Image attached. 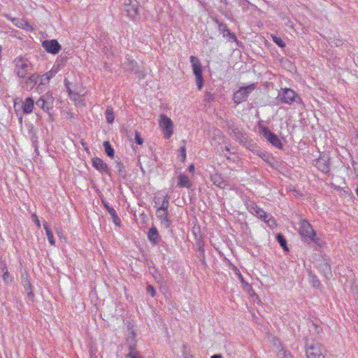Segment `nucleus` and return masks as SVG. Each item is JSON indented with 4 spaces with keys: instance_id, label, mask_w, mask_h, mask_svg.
<instances>
[{
    "instance_id": "nucleus-1",
    "label": "nucleus",
    "mask_w": 358,
    "mask_h": 358,
    "mask_svg": "<svg viewBox=\"0 0 358 358\" xmlns=\"http://www.w3.org/2000/svg\"><path fill=\"white\" fill-rule=\"evenodd\" d=\"M299 226V234L303 242L307 243H313L317 245H321L322 242L320 238L317 236L312 225L307 220H300Z\"/></svg>"
},
{
    "instance_id": "nucleus-2",
    "label": "nucleus",
    "mask_w": 358,
    "mask_h": 358,
    "mask_svg": "<svg viewBox=\"0 0 358 358\" xmlns=\"http://www.w3.org/2000/svg\"><path fill=\"white\" fill-rule=\"evenodd\" d=\"M15 72L20 79H24L27 75H30L33 70L31 63L27 59L22 57L15 59Z\"/></svg>"
},
{
    "instance_id": "nucleus-3",
    "label": "nucleus",
    "mask_w": 358,
    "mask_h": 358,
    "mask_svg": "<svg viewBox=\"0 0 358 358\" xmlns=\"http://www.w3.org/2000/svg\"><path fill=\"white\" fill-rule=\"evenodd\" d=\"M159 127L162 129L164 136L166 139H169L173 134V122L166 115L162 114L159 115Z\"/></svg>"
},
{
    "instance_id": "nucleus-4",
    "label": "nucleus",
    "mask_w": 358,
    "mask_h": 358,
    "mask_svg": "<svg viewBox=\"0 0 358 358\" xmlns=\"http://www.w3.org/2000/svg\"><path fill=\"white\" fill-rule=\"evenodd\" d=\"M259 132L272 145L278 149L282 148V144L278 136L271 131V130L263 125L259 127Z\"/></svg>"
},
{
    "instance_id": "nucleus-5",
    "label": "nucleus",
    "mask_w": 358,
    "mask_h": 358,
    "mask_svg": "<svg viewBox=\"0 0 358 358\" xmlns=\"http://www.w3.org/2000/svg\"><path fill=\"white\" fill-rule=\"evenodd\" d=\"M278 97L281 102L291 104L293 102H300L301 98L296 94V92L289 89L285 88L282 89L281 92L279 93Z\"/></svg>"
},
{
    "instance_id": "nucleus-6",
    "label": "nucleus",
    "mask_w": 358,
    "mask_h": 358,
    "mask_svg": "<svg viewBox=\"0 0 358 358\" xmlns=\"http://www.w3.org/2000/svg\"><path fill=\"white\" fill-rule=\"evenodd\" d=\"M140 3L138 0H124V10L131 19H135L139 15Z\"/></svg>"
},
{
    "instance_id": "nucleus-7",
    "label": "nucleus",
    "mask_w": 358,
    "mask_h": 358,
    "mask_svg": "<svg viewBox=\"0 0 358 358\" xmlns=\"http://www.w3.org/2000/svg\"><path fill=\"white\" fill-rule=\"evenodd\" d=\"M255 90V85L252 84L246 87H241L234 94V101L238 104L245 101L249 94Z\"/></svg>"
},
{
    "instance_id": "nucleus-8",
    "label": "nucleus",
    "mask_w": 358,
    "mask_h": 358,
    "mask_svg": "<svg viewBox=\"0 0 358 358\" xmlns=\"http://www.w3.org/2000/svg\"><path fill=\"white\" fill-rule=\"evenodd\" d=\"M324 350L320 343L311 345H306V356L308 358H324Z\"/></svg>"
},
{
    "instance_id": "nucleus-9",
    "label": "nucleus",
    "mask_w": 358,
    "mask_h": 358,
    "mask_svg": "<svg viewBox=\"0 0 358 358\" xmlns=\"http://www.w3.org/2000/svg\"><path fill=\"white\" fill-rule=\"evenodd\" d=\"M38 76L37 75L31 73L27 78H25L22 79V80L20 81V84L22 88L27 91H30L35 87L38 82Z\"/></svg>"
},
{
    "instance_id": "nucleus-10",
    "label": "nucleus",
    "mask_w": 358,
    "mask_h": 358,
    "mask_svg": "<svg viewBox=\"0 0 358 358\" xmlns=\"http://www.w3.org/2000/svg\"><path fill=\"white\" fill-rule=\"evenodd\" d=\"M43 48L49 53L56 55L61 50V45L57 40H46L42 43Z\"/></svg>"
},
{
    "instance_id": "nucleus-11",
    "label": "nucleus",
    "mask_w": 358,
    "mask_h": 358,
    "mask_svg": "<svg viewBox=\"0 0 358 358\" xmlns=\"http://www.w3.org/2000/svg\"><path fill=\"white\" fill-rule=\"evenodd\" d=\"M229 129L230 130V136L234 137L237 141H238L241 144L243 145L244 141H246L249 138L248 136L243 132L238 127L234 125L229 126Z\"/></svg>"
},
{
    "instance_id": "nucleus-12",
    "label": "nucleus",
    "mask_w": 358,
    "mask_h": 358,
    "mask_svg": "<svg viewBox=\"0 0 358 358\" xmlns=\"http://www.w3.org/2000/svg\"><path fill=\"white\" fill-rule=\"evenodd\" d=\"M92 166L99 171L105 173L108 175L110 174V169L108 165L100 158L95 157L92 159Z\"/></svg>"
},
{
    "instance_id": "nucleus-13",
    "label": "nucleus",
    "mask_w": 358,
    "mask_h": 358,
    "mask_svg": "<svg viewBox=\"0 0 358 358\" xmlns=\"http://www.w3.org/2000/svg\"><path fill=\"white\" fill-rule=\"evenodd\" d=\"M8 19H9L18 28L23 29L27 31H32L34 29L32 26L23 19L11 17H8Z\"/></svg>"
},
{
    "instance_id": "nucleus-14",
    "label": "nucleus",
    "mask_w": 358,
    "mask_h": 358,
    "mask_svg": "<svg viewBox=\"0 0 358 358\" xmlns=\"http://www.w3.org/2000/svg\"><path fill=\"white\" fill-rule=\"evenodd\" d=\"M248 208L252 214L257 216L259 218H263L264 220H266V218L268 217V215L262 208H259L254 203L248 204Z\"/></svg>"
},
{
    "instance_id": "nucleus-15",
    "label": "nucleus",
    "mask_w": 358,
    "mask_h": 358,
    "mask_svg": "<svg viewBox=\"0 0 358 358\" xmlns=\"http://www.w3.org/2000/svg\"><path fill=\"white\" fill-rule=\"evenodd\" d=\"M157 217L161 220V222L165 227H169L170 225V220L169 219L168 210H163L157 208Z\"/></svg>"
},
{
    "instance_id": "nucleus-16",
    "label": "nucleus",
    "mask_w": 358,
    "mask_h": 358,
    "mask_svg": "<svg viewBox=\"0 0 358 358\" xmlns=\"http://www.w3.org/2000/svg\"><path fill=\"white\" fill-rule=\"evenodd\" d=\"M243 145L257 155L262 153V150L252 139L248 138L246 141H244Z\"/></svg>"
},
{
    "instance_id": "nucleus-17",
    "label": "nucleus",
    "mask_w": 358,
    "mask_h": 358,
    "mask_svg": "<svg viewBox=\"0 0 358 358\" xmlns=\"http://www.w3.org/2000/svg\"><path fill=\"white\" fill-rule=\"evenodd\" d=\"M243 145L257 155L262 153V150L252 139L248 138L246 141H244Z\"/></svg>"
},
{
    "instance_id": "nucleus-18",
    "label": "nucleus",
    "mask_w": 358,
    "mask_h": 358,
    "mask_svg": "<svg viewBox=\"0 0 358 358\" xmlns=\"http://www.w3.org/2000/svg\"><path fill=\"white\" fill-rule=\"evenodd\" d=\"M169 196L168 194H166L165 196H164L161 203H160L161 198L159 196L157 197L155 199V203L156 206L159 205V206L157 207V209H160V210H168L169 206Z\"/></svg>"
},
{
    "instance_id": "nucleus-19",
    "label": "nucleus",
    "mask_w": 358,
    "mask_h": 358,
    "mask_svg": "<svg viewBox=\"0 0 358 358\" xmlns=\"http://www.w3.org/2000/svg\"><path fill=\"white\" fill-rule=\"evenodd\" d=\"M178 186L179 187L190 188L192 187V182L189 178L184 173H180L178 176Z\"/></svg>"
},
{
    "instance_id": "nucleus-20",
    "label": "nucleus",
    "mask_w": 358,
    "mask_h": 358,
    "mask_svg": "<svg viewBox=\"0 0 358 358\" xmlns=\"http://www.w3.org/2000/svg\"><path fill=\"white\" fill-rule=\"evenodd\" d=\"M190 62L192 63L193 73L194 75L202 73L201 64L198 58L194 56L190 57Z\"/></svg>"
},
{
    "instance_id": "nucleus-21",
    "label": "nucleus",
    "mask_w": 358,
    "mask_h": 358,
    "mask_svg": "<svg viewBox=\"0 0 358 358\" xmlns=\"http://www.w3.org/2000/svg\"><path fill=\"white\" fill-rule=\"evenodd\" d=\"M210 180L212 182L220 188H224L226 186V182L220 173H214L210 176Z\"/></svg>"
},
{
    "instance_id": "nucleus-22",
    "label": "nucleus",
    "mask_w": 358,
    "mask_h": 358,
    "mask_svg": "<svg viewBox=\"0 0 358 358\" xmlns=\"http://www.w3.org/2000/svg\"><path fill=\"white\" fill-rule=\"evenodd\" d=\"M136 337V331H132V332L128 333L126 342H127V345L129 347V350H135L136 349V344L137 342Z\"/></svg>"
},
{
    "instance_id": "nucleus-23",
    "label": "nucleus",
    "mask_w": 358,
    "mask_h": 358,
    "mask_svg": "<svg viewBox=\"0 0 358 358\" xmlns=\"http://www.w3.org/2000/svg\"><path fill=\"white\" fill-rule=\"evenodd\" d=\"M34 106V101L31 97H28L25 99L24 103L22 105L23 113L25 114H29L33 111Z\"/></svg>"
},
{
    "instance_id": "nucleus-24",
    "label": "nucleus",
    "mask_w": 358,
    "mask_h": 358,
    "mask_svg": "<svg viewBox=\"0 0 358 358\" xmlns=\"http://www.w3.org/2000/svg\"><path fill=\"white\" fill-rule=\"evenodd\" d=\"M123 68L127 71L134 72L138 68V64L134 59L127 58L126 61L122 64Z\"/></svg>"
},
{
    "instance_id": "nucleus-25",
    "label": "nucleus",
    "mask_w": 358,
    "mask_h": 358,
    "mask_svg": "<svg viewBox=\"0 0 358 358\" xmlns=\"http://www.w3.org/2000/svg\"><path fill=\"white\" fill-rule=\"evenodd\" d=\"M68 92H69V96L71 100L74 101L77 104H79L81 106H83L85 104V99H83V97L82 96L79 95L78 93L73 92L69 87H68Z\"/></svg>"
},
{
    "instance_id": "nucleus-26",
    "label": "nucleus",
    "mask_w": 358,
    "mask_h": 358,
    "mask_svg": "<svg viewBox=\"0 0 358 358\" xmlns=\"http://www.w3.org/2000/svg\"><path fill=\"white\" fill-rule=\"evenodd\" d=\"M219 31L223 34V36H229L230 39L234 41L236 40V37L234 34L231 33L228 29L226 24L220 23L219 24Z\"/></svg>"
},
{
    "instance_id": "nucleus-27",
    "label": "nucleus",
    "mask_w": 358,
    "mask_h": 358,
    "mask_svg": "<svg viewBox=\"0 0 358 358\" xmlns=\"http://www.w3.org/2000/svg\"><path fill=\"white\" fill-rule=\"evenodd\" d=\"M148 240L152 243H157L159 240V233L155 227H151L148 233Z\"/></svg>"
},
{
    "instance_id": "nucleus-28",
    "label": "nucleus",
    "mask_w": 358,
    "mask_h": 358,
    "mask_svg": "<svg viewBox=\"0 0 358 358\" xmlns=\"http://www.w3.org/2000/svg\"><path fill=\"white\" fill-rule=\"evenodd\" d=\"M317 168L324 173H327L329 171V166L327 162L323 159H319L316 162Z\"/></svg>"
},
{
    "instance_id": "nucleus-29",
    "label": "nucleus",
    "mask_w": 358,
    "mask_h": 358,
    "mask_svg": "<svg viewBox=\"0 0 358 358\" xmlns=\"http://www.w3.org/2000/svg\"><path fill=\"white\" fill-rule=\"evenodd\" d=\"M43 227H44V229L45 230L47 238H48V240L50 244L52 245H55V241L54 238V236H53L52 231L49 228V226L47 222L43 223Z\"/></svg>"
},
{
    "instance_id": "nucleus-30",
    "label": "nucleus",
    "mask_w": 358,
    "mask_h": 358,
    "mask_svg": "<svg viewBox=\"0 0 358 358\" xmlns=\"http://www.w3.org/2000/svg\"><path fill=\"white\" fill-rule=\"evenodd\" d=\"M59 70V65H54L52 69L45 74V81L49 82L50 80L58 73Z\"/></svg>"
},
{
    "instance_id": "nucleus-31",
    "label": "nucleus",
    "mask_w": 358,
    "mask_h": 358,
    "mask_svg": "<svg viewBox=\"0 0 358 358\" xmlns=\"http://www.w3.org/2000/svg\"><path fill=\"white\" fill-rule=\"evenodd\" d=\"M36 104L37 106L42 108L44 111L48 112L50 110L52 107L51 106H49L48 103H46V101L44 100V99L41 96L37 101L36 102Z\"/></svg>"
},
{
    "instance_id": "nucleus-32",
    "label": "nucleus",
    "mask_w": 358,
    "mask_h": 358,
    "mask_svg": "<svg viewBox=\"0 0 358 358\" xmlns=\"http://www.w3.org/2000/svg\"><path fill=\"white\" fill-rule=\"evenodd\" d=\"M108 213L110 215L114 224L117 226H120L121 224V220L118 217L115 210L114 208L110 209Z\"/></svg>"
},
{
    "instance_id": "nucleus-33",
    "label": "nucleus",
    "mask_w": 358,
    "mask_h": 358,
    "mask_svg": "<svg viewBox=\"0 0 358 358\" xmlns=\"http://www.w3.org/2000/svg\"><path fill=\"white\" fill-rule=\"evenodd\" d=\"M103 145L104 147L105 152L107 154V155L110 157H113L114 150L112 148L111 145L110 144L109 141H104Z\"/></svg>"
},
{
    "instance_id": "nucleus-34",
    "label": "nucleus",
    "mask_w": 358,
    "mask_h": 358,
    "mask_svg": "<svg viewBox=\"0 0 358 358\" xmlns=\"http://www.w3.org/2000/svg\"><path fill=\"white\" fill-rule=\"evenodd\" d=\"M106 119L108 123L111 124L114 121V113L112 108H108L105 112Z\"/></svg>"
},
{
    "instance_id": "nucleus-35",
    "label": "nucleus",
    "mask_w": 358,
    "mask_h": 358,
    "mask_svg": "<svg viewBox=\"0 0 358 358\" xmlns=\"http://www.w3.org/2000/svg\"><path fill=\"white\" fill-rule=\"evenodd\" d=\"M42 97L46 101V103H48L49 106H51L53 108L54 97L50 92H46L42 96Z\"/></svg>"
},
{
    "instance_id": "nucleus-36",
    "label": "nucleus",
    "mask_w": 358,
    "mask_h": 358,
    "mask_svg": "<svg viewBox=\"0 0 358 358\" xmlns=\"http://www.w3.org/2000/svg\"><path fill=\"white\" fill-rule=\"evenodd\" d=\"M277 241L279 243L280 245L282 247L284 250H287L286 239L282 234H278Z\"/></svg>"
},
{
    "instance_id": "nucleus-37",
    "label": "nucleus",
    "mask_w": 358,
    "mask_h": 358,
    "mask_svg": "<svg viewBox=\"0 0 358 358\" xmlns=\"http://www.w3.org/2000/svg\"><path fill=\"white\" fill-rule=\"evenodd\" d=\"M271 37L273 42L276 43L279 47L284 48L285 46V43L282 40L280 37L274 35H272Z\"/></svg>"
},
{
    "instance_id": "nucleus-38",
    "label": "nucleus",
    "mask_w": 358,
    "mask_h": 358,
    "mask_svg": "<svg viewBox=\"0 0 358 358\" xmlns=\"http://www.w3.org/2000/svg\"><path fill=\"white\" fill-rule=\"evenodd\" d=\"M134 73L137 76L139 79H143L145 77L146 73L145 69H138L136 68Z\"/></svg>"
},
{
    "instance_id": "nucleus-39",
    "label": "nucleus",
    "mask_w": 358,
    "mask_h": 358,
    "mask_svg": "<svg viewBox=\"0 0 358 358\" xmlns=\"http://www.w3.org/2000/svg\"><path fill=\"white\" fill-rule=\"evenodd\" d=\"M127 357L129 358H142L140 353L135 350H129V352L127 355Z\"/></svg>"
},
{
    "instance_id": "nucleus-40",
    "label": "nucleus",
    "mask_w": 358,
    "mask_h": 358,
    "mask_svg": "<svg viewBox=\"0 0 358 358\" xmlns=\"http://www.w3.org/2000/svg\"><path fill=\"white\" fill-rule=\"evenodd\" d=\"M196 77V83L199 90H201L203 87V76L202 73L194 75Z\"/></svg>"
},
{
    "instance_id": "nucleus-41",
    "label": "nucleus",
    "mask_w": 358,
    "mask_h": 358,
    "mask_svg": "<svg viewBox=\"0 0 358 358\" xmlns=\"http://www.w3.org/2000/svg\"><path fill=\"white\" fill-rule=\"evenodd\" d=\"M280 358H293V357L292 356L291 353L285 350L284 349H282L280 352H279V355Z\"/></svg>"
},
{
    "instance_id": "nucleus-42",
    "label": "nucleus",
    "mask_w": 358,
    "mask_h": 358,
    "mask_svg": "<svg viewBox=\"0 0 358 358\" xmlns=\"http://www.w3.org/2000/svg\"><path fill=\"white\" fill-rule=\"evenodd\" d=\"M264 161L270 163V159H272V157L266 152L263 151L262 150V153L258 155Z\"/></svg>"
},
{
    "instance_id": "nucleus-43",
    "label": "nucleus",
    "mask_w": 358,
    "mask_h": 358,
    "mask_svg": "<svg viewBox=\"0 0 358 358\" xmlns=\"http://www.w3.org/2000/svg\"><path fill=\"white\" fill-rule=\"evenodd\" d=\"M180 156L181 157V161L184 162L186 159V149L185 146L180 148L178 150Z\"/></svg>"
},
{
    "instance_id": "nucleus-44",
    "label": "nucleus",
    "mask_w": 358,
    "mask_h": 358,
    "mask_svg": "<svg viewBox=\"0 0 358 358\" xmlns=\"http://www.w3.org/2000/svg\"><path fill=\"white\" fill-rule=\"evenodd\" d=\"M116 169L118 170L120 175H123L124 173V166L122 162H117Z\"/></svg>"
},
{
    "instance_id": "nucleus-45",
    "label": "nucleus",
    "mask_w": 358,
    "mask_h": 358,
    "mask_svg": "<svg viewBox=\"0 0 358 358\" xmlns=\"http://www.w3.org/2000/svg\"><path fill=\"white\" fill-rule=\"evenodd\" d=\"M265 222L267 223V224L270 227H273L276 225V222H275V220L274 218L273 217H269V218H266V220H264Z\"/></svg>"
},
{
    "instance_id": "nucleus-46",
    "label": "nucleus",
    "mask_w": 358,
    "mask_h": 358,
    "mask_svg": "<svg viewBox=\"0 0 358 358\" xmlns=\"http://www.w3.org/2000/svg\"><path fill=\"white\" fill-rule=\"evenodd\" d=\"M2 278H3V281L7 284L9 283L10 282H11V278L10 277V274L7 270H6V271L3 273Z\"/></svg>"
},
{
    "instance_id": "nucleus-47",
    "label": "nucleus",
    "mask_w": 358,
    "mask_h": 358,
    "mask_svg": "<svg viewBox=\"0 0 358 358\" xmlns=\"http://www.w3.org/2000/svg\"><path fill=\"white\" fill-rule=\"evenodd\" d=\"M214 100V95L210 92H206L204 98V101L212 102Z\"/></svg>"
},
{
    "instance_id": "nucleus-48",
    "label": "nucleus",
    "mask_w": 358,
    "mask_h": 358,
    "mask_svg": "<svg viewBox=\"0 0 358 358\" xmlns=\"http://www.w3.org/2000/svg\"><path fill=\"white\" fill-rule=\"evenodd\" d=\"M134 327L135 324L134 321H129L127 327L128 333L135 331Z\"/></svg>"
},
{
    "instance_id": "nucleus-49",
    "label": "nucleus",
    "mask_w": 358,
    "mask_h": 358,
    "mask_svg": "<svg viewBox=\"0 0 358 358\" xmlns=\"http://www.w3.org/2000/svg\"><path fill=\"white\" fill-rule=\"evenodd\" d=\"M135 140L137 144L142 145L143 143V140L141 138L140 134L138 131L135 133Z\"/></svg>"
},
{
    "instance_id": "nucleus-50",
    "label": "nucleus",
    "mask_w": 358,
    "mask_h": 358,
    "mask_svg": "<svg viewBox=\"0 0 358 358\" xmlns=\"http://www.w3.org/2000/svg\"><path fill=\"white\" fill-rule=\"evenodd\" d=\"M146 289H147L148 293H149L152 297H154L155 296V290L152 285H148L146 287Z\"/></svg>"
},
{
    "instance_id": "nucleus-51",
    "label": "nucleus",
    "mask_w": 358,
    "mask_h": 358,
    "mask_svg": "<svg viewBox=\"0 0 358 358\" xmlns=\"http://www.w3.org/2000/svg\"><path fill=\"white\" fill-rule=\"evenodd\" d=\"M239 4L243 8H248L250 3L247 0H240Z\"/></svg>"
},
{
    "instance_id": "nucleus-52",
    "label": "nucleus",
    "mask_w": 358,
    "mask_h": 358,
    "mask_svg": "<svg viewBox=\"0 0 358 358\" xmlns=\"http://www.w3.org/2000/svg\"><path fill=\"white\" fill-rule=\"evenodd\" d=\"M101 202H102V203H103V205L104 208L106 209V210H107L108 212H109V210H110V209H113V208L110 207V206H109L108 203V202H106V201L102 200V201H101Z\"/></svg>"
},
{
    "instance_id": "nucleus-53",
    "label": "nucleus",
    "mask_w": 358,
    "mask_h": 358,
    "mask_svg": "<svg viewBox=\"0 0 358 358\" xmlns=\"http://www.w3.org/2000/svg\"><path fill=\"white\" fill-rule=\"evenodd\" d=\"M49 82H46L45 81V74H43L41 78H40V85H46L47 83H48Z\"/></svg>"
},
{
    "instance_id": "nucleus-54",
    "label": "nucleus",
    "mask_w": 358,
    "mask_h": 358,
    "mask_svg": "<svg viewBox=\"0 0 358 358\" xmlns=\"http://www.w3.org/2000/svg\"><path fill=\"white\" fill-rule=\"evenodd\" d=\"M33 217L34 218V221H35L36 224L37 225L38 227H41V224H40V222H39L37 216L36 215H34Z\"/></svg>"
},
{
    "instance_id": "nucleus-55",
    "label": "nucleus",
    "mask_w": 358,
    "mask_h": 358,
    "mask_svg": "<svg viewBox=\"0 0 358 358\" xmlns=\"http://www.w3.org/2000/svg\"><path fill=\"white\" fill-rule=\"evenodd\" d=\"M90 358H96V352L92 349L90 350Z\"/></svg>"
},
{
    "instance_id": "nucleus-56",
    "label": "nucleus",
    "mask_w": 358,
    "mask_h": 358,
    "mask_svg": "<svg viewBox=\"0 0 358 358\" xmlns=\"http://www.w3.org/2000/svg\"><path fill=\"white\" fill-rule=\"evenodd\" d=\"M188 171L191 173H194V166L193 164H191L188 166Z\"/></svg>"
},
{
    "instance_id": "nucleus-57",
    "label": "nucleus",
    "mask_w": 358,
    "mask_h": 358,
    "mask_svg": "<svg viewBox=\"0 0 358 358\" xmlns=\"http://www.w3.org/2000/svg\"><path fill=\"white\" fill-rule=\"evenodd\" d=\"M210 358H222V356L220 355H213L210 357Z\"/></svg>"
},
{
    "instance_id": "nucleus-58",
    "label": "nucleus",
    "mask_w": 358,
    "mask_h": 358,
    "mask_svg": "<svg viewBox=\"0 0 358 358\" xmlns=\"http://www.w3.org/2000/svg\"><path fill=\"white\" fill-rule=\"evenodd\" d=\"M324 266H325V268H326L327 269H328V271H330V266H329V264H324Z\"/></svg>"
},
{
    "instance_id": "nucleus-59",
    "label": "nucleus",
    "mask_w": 358,
    "mask_h": 358,
    "mask_svg": "<svg viewBox=\"0 0 358 358\" xmlns=\"http://www.w3.org/2000/svg\"><path fill=\"white\" fill-rule=\"evenodd\" d=\"M224 150H225L226 151H227V152H229V148L228 147H227V146L224 148Z\"/></svg>"
},
{
    "instance_id": "nucleus-60",
    "label": "nucleus",
    "mask_w": 358,
    "mask_h": 358,
    "mask_svg": "<svg viewBox=\"0 0 358 358\" xmlns=\"http://www.w3.org/2000/svg\"><path fill=\"white\" fill-rule=\"evenodd\" d=\"M65 85L68 87V82L66 80H65Z\"/></svg>"
},
{
    "instance_id": "nucleus-61",
    "label": "nucleus",
    "mask_w": 358,
    "mask_h": 358,
    "mask_svg": "<svg viewBox=\"0 0 358 358\" xmlns=\"http://www.w3.org/2000/svg\"><path fill=\"white\" fill-rule=\"evenodd\" d=\"M356 194L358 196V187L356 189Z\"/></svg>"
},
{
    "instance_id": "nucleus-62",
    "label": "nucleus",
    "mask_w": 358,
    "mask_h": 358,
    "mask_svg": "<svg viewBox=\"0 0 358 358\" xmlns=\"http://www.w3.org/2000/svg\"><path fill=\"white\" fill-rule=\"evenodd\" d=\"M239 276H240V278H241V281L243 282V280L242 275H241V274H239Z\"/></svg>"
},
{
    "instance_id": "nucleus-63",
    "label": "nucleus",
    "mask_w": 358,
    "mask_h": 358,
    "mask_svg": "<svg viewBox=\"0 0 358 358\" xmlns=\"http://www.w3.org/2000/svg\"><path fill=\"white\" fill-rule=\"evenodd\" d=\"M252 317L257 318V316H255V315H252Z\"/></svg>"
},
{
    "instance_id": "nucleus-64",
    "label": "nucleus",
    "mask_w": 358,
    "mask_h": 358,
    "mask_svg": "<svg viewBox=\"0 0 358 358\" xmlns=\"http://www.w3.org/2000/svg\"><path fill=\"white\" fill-rule=\"evenodd\" d=\"M252 317L257 318V316H255V315H252Z\"/></svg>"
}]
</instances>
